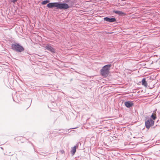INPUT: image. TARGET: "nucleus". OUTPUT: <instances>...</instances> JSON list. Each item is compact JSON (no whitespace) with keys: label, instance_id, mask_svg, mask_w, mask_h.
Returning a JSON list of instances; mask_svg holds the SVG:
<instances>
[{"label":"nucleus","instance_id":"obj_13","mask_svg":"<svg viewBox=\"0 0 160 160\" xmlns=\"http://www.w3.org/2000/svg\"><path fill=\"white\" fill-rule=\"evenodd\" d=\"M60 152L62 154H63V153L64 152V151L63 150H60Z\"/></svg>","mask_w":160,"mask_h":160},{"label":"nucleus","instance_id":"obj_6","mask_svg":"<svg viewBox=\"0 0 160 160\" xmlns=\"http://www.w3.org/2000/svg\"><path fill=\"white\" fill-rule=\"evenodd\" d=\"M45 48L52 52H54L55 50L54 49L50 44H47L45 46Z\"/></svg>","mask_w":160,"mask_h":160},{"label":"nucleus","instance_id":"obj_3","mask_svg":"<svg viewBox=\"0 0 160 160\" xmlns=\"http://www.w3.org/2000/svg\"><path fill=\"white\" fill-rule=\"evenodd\" d=\"M12 48L17 51L21 52L24 50V48L18 44H13L12 45Z\"/></svg>","mask_w":160,"mask_h":160},{"label":"nucleus","instance_id":"obj_4","mask_svg":"<svg viewBox=\"0 0 160 160\" xmlns=\"http://www.w3.org/2000/svg\"><path fill=\"white\" fill-rule=\"evenodd\" d=\"M154 122L151 119L147 120L145 123L146 128L148 129L150 127L153 125Z\"/></svg>","mask_w":160,"mask_h":160},{"label":"nucleus","instance_id":"obj_9","mask_svg":"<svg viewBox=\"0 0 160 160\" xmlns=\"http://www.w3.org/2000/svg\"><path fill=\"white\" fill-rule=\"evenodd\" d=\"M78 147V145L77 146V145H76V146H74L73 148H72L71 150V152L72 155H73L75 154L76 151V148Z\"/></svg>","mask_w":160,"mask_h":160},{"label":"nucleus","instance_id":"obj_15","mask_svg":"<svg viewBox=\"0 0 160 160\" xmlns=\"http://www.w3.org/2000/svg\"><path fill=\"white\" fill-rule=\"evenodd\" d=\"M75 128H72V129H75Z\"/></svg>","mask_w":160,"mask_h":160},{"label":"nucleus","instance_id":"obj_1","mask_svg":"<svg viewBox=\"0 0 160 160\" xmlns=\"http://www.w3.org/2000/svg\"><path fill=\"white\" fill-rule=\"evenodd\" d=\"M47 7L49 8H52L56 7L57 9H67L71 6L65 3H60L59 2H51L47 5Z\"/></svg>","mask_w":160,"mask_h":160},{"label":"nucleus","instance_id":"obj_10","mask_svg":"<svg viewBox=\"0 0 160 160\" xmlns=\"http://www.w3.org/2000/svg\"><path fill=\"white\" fill-rule=\"evenodd\" d=\"M113 12L115 13L118 14L119 15H122L123 14V12L119 11H113Z\"/></svg>","mask_w":160,"mask_h":160},{"label":"nucleus","instance_id":"obj_8","mask_svg":"<svg viewBox=\"0 0 160 160\" xmlns=\"http://www.w3.org/2000/svg\"><path fill=\"white\" fill-rule=\"evenodd\" d=\"M142 85L144 86L145 87H147V82H146L145 79V78L142 79Z\"/></svg>","mask_w":160,"mask_h":160},{"label":"nucleus","instance_id":"obj_11","mask_svg":"<svg viewBox=\"0 0 160 160\" xmlns=\"http://www.w3.org/2000/svg\"><path fill=\"white\" fill-rule=\"evenodd\" d=\"M49 2V1L48 0H46L45 1H43L42 3V4L43 5H45L47 3H48Z\"/></svg>","mask_w":160,"mask_h":160},{"label":"nucleus","instance_id":"obj_12","mask_svg":"<svg viewBox=\"0 0 160 160\" xmlns=\"http://www.w3.org/2000/svg\"><path fill=\"white\" fill-rule=\"evenodd\" d=\"M151 117L154 120H155L156 118V116L154 115L153 114H152Z\"/></svg>","mask_w":160,"mask_h":160},{"label":"nucleus","instance_id":"obj_14","mask_svg":"<svg viewBox=\"0 0 160 160\" xmlns=\"http://www.w3.org/2000/svg\"><path fill=\"white\" fill-rule=\"evenodd\" d=\"M43 63V62H42L41 63V65H42V64Z\"/></svg>","mask_w":160,"mask_h":160},{"label":"nucleus","instance_id":"obj_5","mask_svg":"<svg viewBox=\"0 0 160 160\" xmlns=\"http://www.w3.org/2000/svg\"><path fill=\"white\" fill-rule=\"evenodd\" d=\"M104 19L105 21L110 22H113L116 21V19L114 18H108L105 17L104 18Z\"/></svg>","mask_w":160,"mask_h":160},{"label":"nucleus","instance_id":"obj_2","mask_svg":"<svg viewBox=\"0 0 160 160\" xmlns=\"http://www.w3.org/2000/svg\"><path fill=\"white\" fill-rule=\"evenodd\" d=\"M111 66L110 64H108L103 67L102 69L101 70V73L102 76L106 77L108 75Z\"/></svg>","mask_w":160,"mask_h":160},{"label":"nucleus","instance_id":"obj_7","mask_svg":"<svg viewBox=\"0 0 160 160\" xmlns=\"http://www.w3.org/2000/svg\"><path fill=\"white\" fill-rule=\"evenodd\" d=\"M125 105L128 108H129L133 105V103L130 101H128L124 102Z\"/></svg>","mask_w":160,"mask_h":160}]
</instances>
